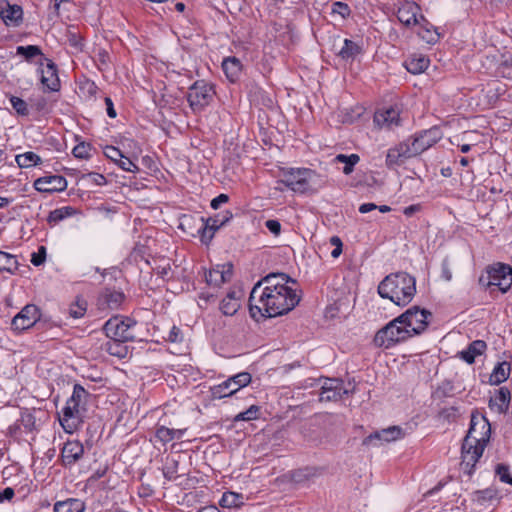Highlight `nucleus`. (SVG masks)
<instances>
[{"instance_id":"c03bdc74","label":"nucleus","mask_w":512,"mask_h":512,"mask_svg":"<svg viewBox=\"0 0 512 512\" xmlns=\"http://www.w3.org/2000/svg\"><path fill=\"white\" fill-rule=\"evenodd\" d=\"M233 386L237 387L238 390L246 387L251 383L252 376L248 372H240L228 378Z\"/></svg>"},{"instance_id":"f03ea898","label":"nucleus","mask_w":512,"mask_h":512,"mask_svg":"<svg viewBox=\"0 0 512 512\" xmlns=\"http://www.w3.org/2000/svg\"><path fill=\"white\" fill-rule=\"evenodd\" d=\"M377 290L381 298L406 306L415 296L416 280L406 272L391 273L379 283Z\"/></svg>"},{"instance_id":"e433bc0d","label":"nucleus","mask_w":512,"mask_h":512,"mask_svg":"<svg viewBox=\"0 0 512 512\" xmlns=\"http://www.w3.org/2000/svg\"><path fill=\"white\" fill-rule=\"evenodd\" d=\"M360 157L357 154L344 155L338 154L334 158V162L344 163L343 173L349 175L353 172L354 166L359 162Z\"/></svg>"},{"instance_id":"c85d7f7f","label":"nucleus","mask_w":512,"mask_h":512,"mask_svg":"<svg viewBox=\"0 0 512 512\" xmlns=\"http://www.w3.org/2000/svg\"><path fill=\"white\" fill-rule=\"evenodd\" d=\"M238 391V388L233 386L230 380L227 379L224 382L213 386L211 388V395L214 399H222L225 397H230Z\"/></svg>"},{"instance_id":"49530a36","label":"nucleus","mask_w":512,"mask_h":512,"mask_svg":"<svg viewBox=\"0 0 512 512\" xmlns=\"http://www.w3.org/2000/svg\"><path fill=\"white\" fill-rule=\"evenodd\" d=\"M17 54L25 57L26 60L42 55L41 49L36 45L18 46Z\"/></svg>"},{"instance_id":"f3484780","label":"nucleus","mask_w":512,"mask_h":512,"mask_svg":"<svg viewBox=\"0 0 512 512\" xmlns=\"http://www.w3.org/2000/svg\"><path fill=\"white\" fill-rule=\"evenodd\" d=\"M84 455V447L78 440L67 441L61 451V460L64 466L71 467Z\"/></svg>"},{"instance_id":"a19ab883","label":"nucleus","mask_w":512,"mask_h":512,"mask_svg":"<svg viewBox=\"0 0 512 512\" xmlns=\"http://www.w3.org/2000/svg\"><path fill=\"white\" fill-rule=\"evenodd\" d=\"M396 151L399 152L400 157L404 159L405 161L409 158H412L414 156H417L416 149L414 148L413 143H409L407 141L401 142L395 147H393Z\"/></svg>"},{"instance_id":"6ab92c4d","label":"nucleus","mask_w":512,"mask_h":512,"mask_svg":"<svg viewBox=\"0 0 512 512\" xmlns=\"http://www.w3.org/2000/svg\"><path fill=\"white\" fill-rule=\"evenodd\" d=\"M405 436V432L400 426H390L381 431H377L363 440V445H370L374 440L391 442L401 439Z\"/></svg>"},{"instance_id":"72a5a7b5","label":"nucleus","mask_w":512,"mask_h":512,"mask_svg":"<svg viewBox=\"0 0 512 512\" xmlns=\"http://www.w3.org/2000/svg\"><path fill=\"white\" fill-rule=\"evenodd\" d=\"M429 65V59L425 56H413L406 62V69L412 74L424 72Z\"/></svg>"},{"instance_id":"603ef678","label":"nucleus","mask_w":512,"mask_h":512,"mask_svg":"<svg viewBox=\"0 0 512 512\" xmlns=\"http://www.w3.org/2000/svg\"><path fill=\"white\" fill-rule=\"evenodd\" d=\"M90 151H91L90 144L82 142L73 148L72 153L76 158L88 159L90 157Z\"/></svg>"},{"instance_id":"1a4fd4ad","label":"nucleus","mask_w":512,"mask_h":512,"mask_svg":"<svg viewBox=\"0 0 512 512\" xmlns=\"http://www.w3.org/2000/svg\"><path fill=\"white\" fill-rule=\"evenodd\" d=\"M488 286H497L506 293L512 285V268L503 263H497L488 269Z\"/></svg>"},{"instance_id":"680f3d73","label":"nucleus","mask_w":512,"mask_h":512,"mask_svg":"<svg viewBox=\"0 0 512 512\" xmlns=\"http://www.w3.org/2000/svg\"><path fill=\"white\" fill-rule=\"evenodd\" d=\"M420 35L427 43H435L439 39V34L435 30L426 29L424 32H420Z\"/></svg>"},{"instance_id":"a211bd4d","label":"nucleus","mask_w":512,"mask_h":512,"mask_svg":"<svg viewBox=\"0 0 512 512\" xmlns=\"http://www.w3.org/2000/svg\"><path fill=\"white\" fill-rule=\"evenodd\" d=\"M232 278V265L226 264L217 266L205 272V280L208 285L220 287L223 283L230 281Z\"/></svg>"},{"instance_id":"69168bd1","label":"nucleus","mask_w":512,"mask_h":512,"mask_svg":"<svg viewBox=\"0 0 512 512\" xmlns=\"http://www.w3.org/2000/svg\"><path fill=\"white\" fill-rule=\"evenodd\" d=\"M105 104H106V111L110 118L116 117V110L114 109V105L112 100L109 97L105 98Z\"/></svg>"},{"instance_id":"c9c22d12","label":"nucleus","mask_w":512,"mask_h":512,"mask_svg":"<svg viewBox=\"0 0 512 512\" xmlns=\"http://www.w3.org/2000/svg\"><path fill=\"white\" fill-rule=\"evenodd\" d=\"M15 160L20 168L33 167L42 162L40 156L31 151L17 155Z\"/></svg>"},{"instance_id":"79ce46f5","label":"nucleus","mask_w":512,"mask_h":512,"mask_svg":"<svg viewBox=\"0 0 512 512\" xmlns=\"http://www.w3.org/2000/svg\"><path fill=\"white\" fill-rule=\"evenodd\" d=\"M475 499L484 504L498 499V491L495 488H487L475 492Z\"/></svg>"},{"instance_id":"9b49d317","label":"nucleus","mask_w":512,"mask_h":512,"mask_svg":"<svg viewBox=\"0 0 512 512\" xmlns=\"http://www.w3.org/2000/svg\"><path fill=\"white\" fill-rule=\"evenodd\" d=\"M84 408L77 407V404L66 402L59 417L60 424L65 432L72 434L82 423Z\"/></svg>"},{"instance_id":"ddd939ff","label":"nucleus","mask_w":512,"mask_h":512,"mask_svg":"<svg viewBox=\"0 0 512 512\" xmlns=\"http://www.w3.org/2000/svg\"><path fill=\"white\" fill-rule=\"evenodd\" d=\"M348 394V390L344 388V383L339 379H325L321 385L319 394L320 401H337L344 395Z\"/></svg>"},{"instance_id":"393cba45","label":"nucleus","mask_w":512,"mask_h":512,"mask_svg":"<svg viewBox=\"0 0 512 512\" xmlns=\"http://www.w3.org/2000/svg\"><path fill=\"white\" fill-rule=\"evenodd\" d=\"M511 394L508 388L501 387L494 397L490 398L489 407L499 414L505 413L510 403Z\"/></svg>"},{"instance_id":"a878e982","label":"nucleus","mask_w":512,"mask_h":512,"mask_svg":"<svg viewBox=\"0 0 512 512\" xmlns=\"http://www.w3.org/2000/svg\"><path fill=\"white\" fill-rule=\"evenodd\" d=\"M487 348L483 340H475L469 344L468 348L461 352V358L468 364H472L477 356L482 355Z\"/></svg>"},{"instance_id":"a18cd8bd","label":"nucleus","mask_w":512,"mask_h":512,"mask_svg":"<svg viewBox=\"0 0 512 512\" xmlns=\"http://www.w3.org/2000/svg\"><path fill=\"white\" fill-rule=\"evenodd\" d=\"M87 396L86 390L79 384L74 385L72 396L67 402L77 404V407L83 408L82 403Z\"/></svg>"},{"instance_id":"f704fd0d","label":"nucleus","mask_w":512,"mask_h":512,"mask_svg":"<svg viewBox=\"0 0 512 512\" xmlns=\"http://www.w3.org/2000/svg\"><path fill=\"white\" fill-rule=\"evenodd\" d=\"M219 504L223 508H239L243 505V495L227 491L223 493Z\"/></svg>"},{"instance_id":"4c0bfd02","label":"nucleus","mask_w":512,"mask_h":512,"mask_svg":"<svg viewBox=\"0 0 512 512\" xmlns=\"http://www.w3.org/2000/svg\"><path fill=\"white\" fill-rule=\"evenodd\" d=\"M87 310V303L84 299L77 297L68 309L69 316L74 319L83 317Z\"/></svg>"},{"instance_id":"5701e85b","label":"nucleus","mask_w":512,"mask_h":512,"mask_svg":"<svg viewBox=\"0 0 512 512\" xmlns=\"http://www.w3.org/2000/svg\"><path fill=\"white\" fill-rule=\"evenodd\" d=\"M0 17L8 26H18L23 17V10L19 5H10L6 2L4 7H0Z\"/></svg>"},{"instance_id":"6e6552de","label":"nucleus","mask_w":512,"mask_h":512,"mask_svg":"<svg viewBox=\"0 0 512 512\" xmlns=\"http://www.w3.org/2000/svg\"><path fill=\"white\" fill-rule=\"evenodd\" d=\"M314 172L305 168H290L283 171V177L279 180L294 192L304 193L309 189V182Z\"/></svg>"},{"instance_id":"052dcab7","label":"nucleus","mask_w":512,"mask_h":512,"mask_svg":"<svg viewBox=\"0 0 512 512\" xmlns=\"http://www.w3.org/2000/svg\"><path fill=\"white\" fill-rule=\"evenodd\" d=\"M266 228L274 235H279L281 232V224L277 220H267L265 223Z\"/></svg>"},{"instance_id":"bf43d9fd","label":"nucleus","mask_w":512,"mask_h":512,"mask_svg":"<svg viewBox=\"0 0 512 512\" xmlns=\"http://www.w3.org/2000/svg\"><path fill=\"white\" fill-rule=\"evenodd\" d=\"M182 339H183V335H182L181 330L178 327L173 326L168 333L167 340L172 343H177V342H181Z\"/></svg>"},{"instance_id":"423d86ee","label":"nucleus","mask_w":512,"mask_h":512,"mask_svg":"<svg viewBox=\"0 0 512 512\" xmlns=\"http://www.w3.org/2000/svg\"><path fill=\"white\" fill-rule=\"evenodd\" d=\"M213 86L203 80L196 81L187 94V100L193 112H200L210 104L214 97Z\"/></svg>"},{"instance_id":"39448f33","label":"nucleus","mask_w":512,"mask_h":512,"mask_svg":"<svg viewBox=\"0 0 512 512\" xmlns=\"http://www.w3.org/2000/svg\"><path fill=\"white\" fill-rule=\"evenodd\" d=\"M136 321L126 317H113L109 319L104 325V331L107 337L115 342H127L135 339L133 328Z\"/></svg>"},{"instance_id":"2f4dec72","label":"nucleus","mask_w":512,"mask_h":512,"mask_svg":"<svg viewBox=\"0 0 512 512\" xmlns=\"http://www.w3.org/2000/svg\"><path fill=\"white\" fill-rule=\"evenodd\" d=\"M510 373V365L507 362L498 363L490 375V383L499 385L506 381Z\"/></svg>"},{"instance_id":"f8f14e48","label":"nucleus","mask_w":512,"mask_h":512,"mask_svg":"<svg viewBox=\"0 0 512 512\" xmlns=\"http://www.w3.org/2000/svg\"><path fill=\"white\" fill-rule=\"evenodd\" d=\"M39 318L38 307L28 304L12 319L11 326L15 331H23L32 327Z\"/></svg>"},{"instance_id":"ea45409f","label":"nucleus","mask_w":512,"mask_h":512,"mask_svg":"<svg viewBox=\"0 0 512 512\" xmlns=\"http://www.w3.org/2000/svg\"><path fill=\"white\" fill-rule=\"evenodd\" d=\"M71 210L72 209L70 207H61L51 211L47 219L48 223L51 225L59 223L72 214Z\"/></svg>"},{"instance_id":"338daca9","label":"nucleus","mask_w":512,"mask_h":512,"mask_svg":"<svg viewBox=\"0 0 512 512\" xmlns=\"http://www.w3.org/2000/svg\"><path fill=\"white\" fill-rule=\"evenodd\" d=\"M14 497V490L10 487H7L3 490V492H0V502H3L4 500H11Z\"/></svg>"},{"instance_id":"0e129e2a","label":"nucleus","mask_w":512,"mask_h":512,"mask_svg":"<svg viewBox=\"0 0 512 512\" xmlns=\"http://www.w3.org/2000/svg\"><path fill=\"white\" fill-rule=\"evenodd\" d=\"M87 177L89 179H91L96 185H99V186H102V185H105L106 184V178L102 175V174H99V173H89L87 175Z\"/></svg>"},{"instance_id":"3c124183","label":"nucleus","mask_w":512,"mask_h":512,"mask_svg":"<svg viewBox=\"0 0 512 512\" xmlns=\"http://www.w3.org/2000/svg\"><path fill=\"white\" fill-rule=\"evenodd\" d=\"M404 162L405 160L400 157L399 152L396 151L393 147L388 150L386 156V165L388 167L399 166Z\"/></svg>"},{"instance_id":"aec40b11","label":"nucleus","mask_w":512,"mask_h":512,"mask_svg":"<svg viewBox=\"0 0 512 512\" xmlns=\"http://www.w3.org/2000/svg\"><path fill=\"white\" fill-rule=\"evenodd\" d=\"M420 7L417 3L412 1H404L398 9V20L407 27L416 25L418 23L417 14Z\"/></svg>"},{"instance_id":"e2e57ef3","label":"nucleus","mask_w":512,"mask_h":512,"mask_svg":"<svg viewBox=\"0 0 512 512\" xmlns=\"http://www.w3.org/2000/svg\"><path fill=\"white\" fill-rule=\"evenodd\" d=\"M229 200V197L228 195L226 194H220L218 195L216 198H214L212 201H211V207L213 209H218L220 207L221 204H224L226 202H228Z\"/></svg>"},{"instance_id":"13d9d810","label":"nucleus","mask_w":512,"mask_h":512,"mask_svg":"<svg viewBox=\"0 0 512 512\" xmlns=\"http://www.w3.org/2000/svg\"><path fill=\"white\" fill-rule=\"evenodd\" d=\"M330 243L334 246V249L331 251V256L333 258H338L342 253V241L338 236H333L330 238Z\"/></svg>"},{"instance_id":"bb28decb","label":"nucleus","mask_w":512,"mask_h":512,"mask_svg":"<svg viewBox=\"0 0 512 512\" xmlns=\"http://www.w3.org/2000/svg\"><path fill=\"white\" fill-rule=\"evenodd\" d=\"M222 69L226 77L235 82L241 74L242 64L236 57H228L223 60Z\"/></svg>"},{"instance_id":"f257e3e1","label":"nucleus","mask_w":512,"mask_h":512,"mask_svg":"<svg viewBox=\"0 0 512 512\" xmlns=\"http://www.w3.org/2000/svg\"><path fill=\"white\" fill-rule=\"evenodd\" d=\"M296 282L284 273H271L258 281L249 297L252 317L256 313L276 317L291 311L300 301L296 290L288 285Z\"/></svg>"},{"instance_id":"37998d69","label":"nucleus","mask_w":512,"mask_h":512,"mask_svg":"<svg viewBox=\"0 0 512 512\" xmlns=\"http://www.w3.org/2000/svg\"><path fill=\"white\" fill-rule=\"evenodd\" d=\"M260 408L257 405H251L247 410L238 413L233 421H251L258 418Z\"/></svg>"},{"instance_id":"412c9836","label":"nucleus","mask_w":512,"mask_h":512,"mask_svg":"<svg viewBox=\"0 0 512 512\" xmlns=\"http://www.w3.org/2000/svg\"><path fill=\"white\" fill-rule=\"evenodd\" d=\"M46 66L41 70V83L48 91H58L60 80L57 74L56 65L52 60L45 58Z\"/></svg>"},{"instance_id":"b1692460","label":"nucleus","mask_w":512,"mask_h":512,"mask_svg":"<svg viewBox=\"0 0 512 512\" xmlns=\"http://www.w3.org/2000/svg\"><path fill=\"white\" fill-rule=\"evenodd\" d=\"M242 296V292L238 291H230L226 297H224L220 303V310L226 316L234 315L238 309L240 308V298Z\"/></svg>"},{"instance_id":"0eeeda50","label":"nucleus","mask_w":512,"mask_h":512,"mask_svg":"<svg viewBox=\"0 0 512 512\" xmlns=\"http://www.w3.org/2000/svg\"><path fill=\"white\" fill-rule=\"evenodd\" d=\"M491 435V426L489 421L484 416H471L470 428L464 442L471 447V444L482 445L486 447Z\"/></svg>"},{"instance_id":"7ed1b4c3","label":"nucleus","mask_w":512,"mask_h":512,"mask_svg":"<svg viewBox=\"0 0 512 512\" xmlns=\"http://www.w3.org/2000/svg\"><path fill=\"white\" fill-rule=\"evenodd\" d=\"M408 328L402 324L399 316L381 328L374 336L373 342L377 347L390 348L399 342L408 340Z\"/></svg>"},{"instance_id":"8fccbe9b","label":"nucleus","mask_w":512,"mask_h":512,"mask_svg":"<svg viewBox=\"0 0 512 512\" xmlns=\"http://www.w3.org/2000/svg\"><path fill=\"white\" fill-rule=\"evenodd\" d=\"M496 475L500 481L512 485V476L510 474V468L505 464H498L495 469Z\"/></svg>"},{"instance_id":"20e7f679","label":"nucleus","mask_w":512,"mask_h":512,"mask_svg":"<svg viewBox=\"0 0 512 512\" xmlns=\"http://www.w3.org/2000/svg\"><path fill=\"white\" fill-rule=\"evenodd\" d=\"M402 324L408 328L410 337L422 334L432 319V313L419 306H412L399 316Z\"/></svg>"},{"instance_id":"dca6fc26","label":"nucleus","mask_w":512,"mask_h":512,"mask_svg":"<svg viewBox=\"0 0 512 512\" xmlns=\"http://www.w3.org/2000/svg\"><path fill=\"white\" fill-rule=\"evenodd\" d=\"M34 187L40 192H60L67 188V181L60 175H49L38 178L34 182Z\"/></svg>"},{"instance_id":"09e8293b","label":"nucleus","mask_w":512,"mask_h":512,"mask_svg":"<svg viewBox=\"0 0 512 512\" xmlns=\"http://www.w3.org/2000/svg\"><path fill=\"white\" fill-rule=\"evenodd\" d=\"M10 103L17 112V114L21 116H26L29 114L28 105L23 99L16 96H11Z\"/></svg>"},{"instance_id":"473e14b6","label":"nucleus","mask_w":512,"mask_h":512,"mask_svg":"<svg viewBox=\"0 0 512 512\" xmlns=\"http://www.w3.org/2000/svg\"><path fill=\"white\" fill-rule=\"evenodd\" d=\"M18 260L16 256L0 251V271L15 274L18 270Z\"/></svg>"},{"instance_id":"58836bf2","label":"nucleus","mask_w":512,"mask_h":512,"mask_svg":"<svg viewBox=\"0 0 512 512\" xmlns=\"http://www.w3.org/2000/svg\"><path fill=\"white\" fill-rule=\"evenodd\" d=\"M179 462L176 459H167L163 467V476L168 481H174L179 477L178 474Z\"/></svg>"},{"instance_id":"4d7b16f0","label":"nucleus","mask_w":512,"mask_h":512,"mask_svg":"<svg viewBox=\"0 0 512 512\" xmlns=\"http://www.w3.org/2000/svg\"><path fill=\"white\" fill-rule=\"evenodd\" d=\"M332 12L341 15L343 18L350 14L349 6L343 2H334Z\"/></svg>"},{"instance_id":"864d4df0","label":"nucleus","mask_w":512,"mask_h":512,"mask_svg":"<svg viewBox=\"0 0 512 512\" xmlns=\"http://www.w3.org/2000/svg\"><path fill=\"white\" fill-rule=\"evenodd\" d=\"M46 260V248L44 246H40L37 252L32 253L31 255V263L34 266L42 265Z\"/></svg>"},{"instance_id":"6e6d98bb","label":"nucleus","mask_w":512,"mask_h":512,"mask_svg":"<svg viewBox=\"0 0 512 512\" xmlns=\"http://www.w3.org/2000/svg\"><path fill=\"white\" fill-rule=\"evenodd\" d=\"M104 154L107 158L117 163L120 158H124L122 152L114 146H106L104 148Z\"/></svg>"},{"instance_id":"de8ad7c7","label":"nucleus","mask_w":512,"mask_h":512,"mask_svg":"<svg viewBox=\"0 0 512 512\" xmlns=\"http://www.w3.org/2000/svg\"><path fill=\"white\" fill-rule=\"evenodd\" d=\"M104 297L110 308H117L122 303L124 294L118 291H110L106 292Z\"/></svg>"},{"instance_id":"5fc2aeb1","label":"nucleus","mask_w":512,"mask_h":512,"mask_svg":"<svg viewBox=\"0 0 512 512\" xmlns=\"http://www.w3.org/2000/svg\"><path fill=\"white\" fill-rule=\"evenodd\" d=\"M117 164L124 171L132 172V173L139 171L138 166L132 160H130L129 158H127L125 156H124V158H120L118 160Z\"/></svg>"},{"instance_id":"4468645a","label":"nucleus","mask_w":512,"mask_h":512,"mask_svg":"<svg viewBox=\"0 0 512 512\" xmlns=\"http://www.w3.org/2000/svg\"><path fill=\"white\" fill-rule=\"evenodd\" d=\"M461 450V468L465 473L471 475L473 473L474 467L482 456L485 447L477 444H471V447H469L466 445V442L463 441Z\"/></svg>"},{"instance_id":"4be33fe9","label":"nucleus","mask_w":512,"mask_h":512,"mask_svg":"<svg viewBox=\"0 0 512 512\" xmlns=\"http://www.w3.org/2000/svg\"><path fill=\"white\" fill-rule=\"evenodd\" d=\"M400 121V113L399 110L394 107H389L387 109L379 110L375 113L374 122L379 127L392 128L393 126H397Z\"/></svg>"},{"instance_id":"9d476101","label":"nucleus","mask_w":512,"mask_h":512,"mask_svg":"<svg viewBox=\"0 0 512 512\" xmlns=\"http://www.w3.org/2000/svg\"><path fill=\"white\" fill-rule=\"evenodd\" d=\"M232 216L233 215L230 211H225L213 217H209L206 220L201 217L200 220L202 224L199 228V231L201 232V241L205 244H208V242L213 238L214 233L223 225H225L232 218Z\"/></svg>"},{"instance_id":"2eb2a0df","label":"nucleus","mask_w":512,"mask_h":512,"mask_svg":"<svg viewBox=\"0 0 512 512\" xmlns=\"http://www.w3.org/2000/svg\"><path fill=\"white\" fill-rule=\"evenodd\" d=\"M441 138V130L438 127H432L428 130L422 131L417 136H415L412 140V143L416 149L417 154L419 155L437 143Z\"/></svg>"},{"instance_id":"774afa93","label":"nucleus","mask_w":512,"mask_h":512,"mask_svg":"<svg viewBox=\"0 0 512 512\" xmlns=\"http://www.w3.org/2000/svg\"><path fill=\"white\" fill-rule=\"evenodd\" d=\"M375 209H377V205L376 204H374V203H364V204H362L359 207V212L365 214V213H368V212H370L372 210H375Z\"/></svg>"},{"instance_id":"7c9ffc66","label":"nucleus","mask_w":512,"mask_h":512,"mask_svg":"<svg viewBox=\"0 0 512 512\" xmlns=\"http://www.w3.org/2000/svg\"><path fill=\"white\" fill-rule=\"evenodd\" d=\"M186 429H172L160 426L156 430V437L163 443H168L174 439H181Z\"/></svg>"},{"instance_id":"c756f323","label":"nucleus","mask_w":512,"mask_h":512,"mask_svg":"<svg viewBox=\"0 0 512 512\" xmlns=\"http://www.w3.org/2000/svg\"><path fill=\"white\" fill-rule=\"evenodd\" d=\"M361 52L362 48L358 43L345 39L338 55L344 60H354Z\"/></svg>"},{"instance_id":"cd10ccee","label":"nucleus","mask_w":512,"mask_h":512,"mask_svg":"<svg viewBox=\"0 0 512 512\" xmlns=\"http://www.w3.org/2000/svg\"><path fill=\"white\" fill-rule=\"evenodd\" d=\"M84 509V502L74 498L57 502L54 505V512H83Z\"/></svg>"}]
</instances>
